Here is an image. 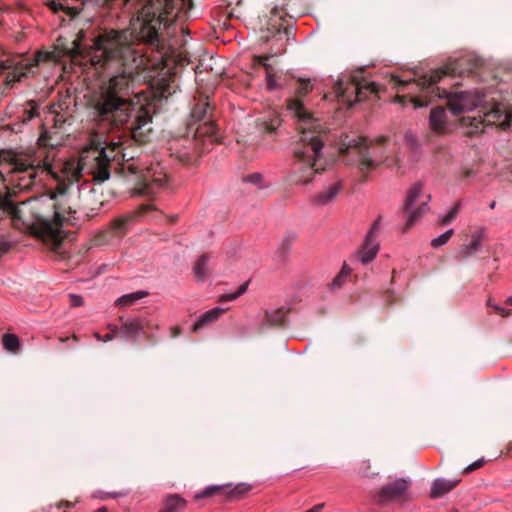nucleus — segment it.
Returning <instances> with one entry per match:
<instances>
[{
    "label": "nucleus",
    "mask_w": 512,
    "mask_h": 512,
    "mask_svg": "<svg viewBox=\"0 0 512 512\" xmlns=\"http://www.w3.org/2000/svg\"><path fill=\"white\" fill-rule=\"evenodd\" d=\"M84 39L81 29L71 41L59 36L52 51L40 50L32 59L22 55L0 59V75L6 73L5 87L12 89L24 78L34 76L41 63L59 62L62 57L72 61L86 59L96 73L109 77L90 100L96 119L111 127L125 128L140 144L148 142L153 131L152 116L129 98L144 64L133 33L105 29L93 39L89 50L82 45Z\"/></svg>",
    "instance_id": "f257e3e1"
},
{
    "label": "nucleus",
    "mask_w": 512,
    "mask_h": 512,
    "mask_svg": "<svg viewBox=\"0 0 512 512\" xmlns=\"http://www.w3.org/2000/svg\"><path fill=\"white\" fill-rule=\"evenodd\" d=\"M120 156L119 143L101 149L91 147L81 153L76 168L66 178L55 175L56 186L49 194L18 205L8 195L0 193V217L10 215L15 227L42 239L58 251L64 240L63 222L69 220L66 215L81 208L94 213L103 205V201H98L95 189L82 195L77 184L82 174L91 175L93 180L102 183L109 179L111 165Z\"/></svg>",
    "instance_id": "f03ea898"
},
{
    "label": "nucleus",
    "mask_w": 512,
    "mask_h": 512,
    "mask_svg": "<svg viewBox=\"0 0 512 512\" xmlns=\"http://www.w3.org/2000/svg\"><path fill=\"white\" fill-rule=\"evenodd\" d=\"M296 115L304 119L299 139L293 145V171L288 177L291 185H307L315 174L325 170L322 163V148L329 139V131L322 123L307 118L299 103H293Z\"/></svg>",
    "instance_id": "7ed1b4c3"
},
{
    "label": "nucleus",
    "mask_w": 512,
    "mask_h": 512,
    "mask_svg": "<svg viewBox=\"0 0 512 512\" xmlns=\"http://www.w3.org/2000/svg\"><path fill=\"white\" fill-rule=\"evenodd\" d=\"M469 63V58H460L448 63L444 68L432 71L429 75L422 76L418 82L415 83L421 94L417 97H412L410 99L411 102H413L415 107H423L427 106L435 98H447L449 109L455 116L481 105L484 99L483 95L479 93L456 92L451 95L445 89H440L436 86L443 76H462L465 73H472L478 61L474 60L471 67L466 68V65Z\"/></svg>",
    "instance_id": "20e7f679"
},
{
    "label": "nucleus",
    "mask_w": 512,
    "mask_h": 512,
    "mask_svg": "<svg viewBox=\"0 0 512 512\" xmlns=\"http://www.w3.org/2000/svg\"><path fill=\"white\" fill-rule=\"evenodd\" d=\"M183 3L181 0H104L109 8L136 15L140 23L139 39L151 45L158 44L162 27L178 19Z\"/></svg>",
    "instance_id": "39448f33"
},
{
    "label": "nucleus",
    "mask_w": 512,
    "mask_h": 512,
    "mask_svg": "<svg viewBox=\"0 0 512 512\" xmlns=\"http://www.w3.org/2000/svg\"><path fill=\"white\" fill-rule=\"evenodd\" d=\"M213 109L208 97L201 93L190 101L181 137L185 151L177 155L179 161L189 163L193 156H200L219 142L218 128L211 119Z\"/></svg>",
    "instance_id": "423d86ee"
},
{
    "label": "nucleus",
    "mask_w": 512,
    "mask_h": 512,
    "mask_svg": "<svg viewBox=\"0 0 512 512\" xmlns=\"http://www.w3.org/2000/svg\"><path fill=\"white\" fill-rule=\"evenodd\" d=\"M387 137L380 136L375 140L368 141L367 138L357 135H345L341 138L339 153L345 159L348 165H355L359 172L363 175L362 181H366L368 172L375 170L380 164L387 167L398 165L397 158L385 157L382 161L379 158L383 154V150L375 147L382 146L386 143Z\"/></svg>",
    "instance_id": "0eeeda50"
},
{
    "label": "nucleus",
    "mask_w": 512,
    "mask_h": 512,
    "mask_svg": "<svg viewBox=\"0 0 512 512\" xmlns=\"http://www.w3.org/2000/svg\"><path fill=\"white\" fill-rule=\"evenodd\" d=\"M12 172L21 174L19 177V186L22 189H30L38 181H41L40 175L44 172L51 173L55 179V173H52L50 166L42 161L36 162L29 156H16L11 161Z\"/></svg>",
    "instance_id": "6e6552de"
},
{
    "label": "nucleus",
    "mask_w": 512,
    "mask_h": 512,
    "mask_svg": "<svg viewBox=\"0 0 512 512\" xmlns=\"http://www.w3.org/2000/svg\"><path fill=\"white\" fill-rule=\"evenodd\" d=\"M135 215L125 214L112 219L106 229L99 231L93 238L95 246H107L118 243L130 231Z\"/></svg>",
    "instance_id": "1a4fd4ad"
},
{
    "label": "nucleus",
    "mask_w": 512,
    "mask_h": 512,
    "mask_svg": "<svg viewBox=\"0 0 512 512\" xmlns=\"http://www.w3.org/2000/svg\"><path fill=\"white\" fill-rule=\"evenodd\" d=\"M423 185L418 182L415 183L408 191L407 197L403 205V212L405 213L406 223L402 227L404 233L408 232L414 224L428 211V202L430 195L425 196V200L418 204L422 197Z\"/></svg>",
    "instance_id": "9d476101"
},
{
    "label": "nucleus",
    "mask_w": 512,
    "mask_h": 512,
    "mask_svg": "<svg viewBox=\"0 0 512 512\" xmlns=\"http://www.w3.org/2000/svg\"><path fill=\"white\" fill-rule=\"evenodd\" d=\"M335 91L339 96L347 97L348 101H350L349 94H355L356 101H362L369 93H376L377 87L375 83L361 81L358 76L351 75L347 81L338 80L335 84Z\"/></svg>",
    "instance_id": "9b49d317"
},
{
    "label": "nucleus",
    "mask_w": 512,
    "mask_h": 512,
    "mask_svg": "<svg viewBox=\"0 0 512 512\" xmlns=\"http://www.w3.org/2000/svg\"><path fill=\"white\" fill-rule=\"evenodd\" d=\"M166 182V174L152 167L147 168L137 179L135 193L141 196H152L157 193Z\"/></svg>",
    "instance_id": "f8f14e48"
},
{
    "label": "nucleus",
    "mask_w": 512,
    "mask_h": 512,
    "mask_svg": "<svg viewBox=\"0 0 512 512\" xmlns=\"http://www.w3.org/2000/svg\"><path fill=\"white\" fill-rule=\"evenodd\" d=\"M46 6L54 13L64 12L71 20L85 13L89 7L98 6V0H47Z\"/></svg>",
    "instance_id": "ddd939ff"
},
{
    "label": "nucleus",
    "mask_w": 512,
    "mask_h": 512,
    "mask_svg": "<svg viewBox=\"0 0 512 512\" xmlns=\"http://www.w3.org/2000/svg\"><path fill=\"white\" fill-rule=\"evenodd\" d=\"M283 9L274 6L270 10V15L260 18L261 21V39L268 41L271 37L281 34L282 29L288 34V28L283 27Z\"/></svg>",
    "instance_id": "4468645a"
},
{
    "label": "nucleus",
    "mask_w": 512,
    "mask_h": 512,
    "mask_svg": "<svg viewBox=\"0 0 512 512\" xmlns=\"http://www.w3.org/2000/svg\"><path fill=\"white\" fill-rule=\"evenodd\" d=\"M410 486L408 479L400 478L384 485L377 493L378 502L384 504L390 501L403 499Z\"/></svg>",
    "instance_id": "2eb2a0df"
},
{
    "label": "nucleus",
    "mask_w": 512,
    "mask_h": 512,
    "mask_svg": "<svg viewBox=\"0 0 512 512\" xmlns=\"http://www.w3.org/2000/svg\"><path fill=\"white\" fill-rule=\"evenodd\" d=\"M121 322L120 333L124 334L126 338L135 339L140 332H144L145 329L158 328L157 325H153L151 321L143 317H136L129 320H125L123 317L119 318Z\"/></svg>",
    "instance_id": "dca6fc26"
},
{
    "label": "nucleus",
    "mask_w": 512,
    "mask_h": 512,
    "mask_svg": "<svg viewBox=\"0 0 512 512\" xmlns=\"http://www.w3.org/2000/svg\"><path fill=\"white\" fill-rule=\"evenodd\" d=\"M312 89V85L309 79H299L297 81V87L295 89V94L297 96V99H290L288 102V110L292 113L294 117H296L299 121L298 130L301 131V126L305 125L304 119H301L298 115H296L295 110L292 108L293 103H299L303 110L305 111V114H307V118L312 119L318 123H321L318 119H315L304 107L303 103L300 101V98L305 97Z\"/></svg>",
    "instance_id": "f3484780"
},
{
    "label": "nucleus",
    "mask_w": 512,
    "mask_h": 512,
    "mask_svg": "<svg viewBox=\"0 0 512 512\" xmlns=\"http://www.w3.org/2000/svg\"><path fill=\"white\" fill-rule=\"evenodd\" d=\"M484 238V229L479 228L472 232L471 242L469 244H463L458 252L455 254V259L465 260L474 254H476L481 247V242Z\"/></svg>",
    "instance_id": "a211bd4d"
},
{
    "label": "nucleus",
    "mask_w": 512,
    "mask_h": 512,
    "mask_svg": "<svg viewBox=\"0 0 512 512\" xmlns=\"http://www.w3.org/2000/svg\"><path fill=\"white\" fill-rule=\"evenodd\" d=\"M496 113H498V110H491L483 116H464L462 117L461 122L463 125H467L472 128L471 133H476L485 123L492 124L494 122L492 118H495Z\"/></svg>",
    "instance_id": "6ab92c4d"
},
{
    "label": "nucleus",
    "mask_w": 512,
    "mask_h": 512,
    "mask_svg": "<svg viewBox=\"0 0 512 512\" xmlns=\"http://www.w3.org/2000/svg\"><path fill=\"white\" fill-rule=\"evenodd\" d=\"M223 309L220 307L213 308L204 314L193 324L192 332H199L200 330L208 327L210 324L216 322L223 313Z\"/></svg>",
    "instance_id": "aec40b11"
},
{
    "label": "nucleus",
    "mask_w": 512,
    "mask_h": 512,
    "mask_svg": "<svg viewBox=\"0 0 512 512\" xmlns=\"http://www.w3.org/2000/svg\"><path fill=\"white\" fill-rule=\"evenodd\" d=\"M342 190V184L340 181L333 183L322 192L318 193L313 198V202L317 205L323 206L332 202Z\"/></svg>",
    "instance_id": "412c9836"
},
{
    "label": "nucleus",
    "mask_w": 512,
    "mask_h": 512,
    "mask_svg": "<svg viewBox=\"0 0 512 512\" xmlns=\"http://www.w3.org/2000/svg\"><path fill=\"white\" fill-rule=\"evenodd\" d=\"M379 250V243L377 239L367 237L362 245L360 250V257L363 264H368L371 262L377 255Z\"/></svg>",
    "instance_id": "4be33fe9"
},
{
    "label": "nucleus",
    "mask_w": 512,
    "mask_h": 512,
    "mask_svg": "<svg viewBox=\"0 0 512 512\" xmlns=\"http://www.w3.org/2000/svg\"><path fill=\"white\" fill-rule=\"evenodd\" d=\"M430 127L436 133H444L446 130V112L443 107H436L430 113Z\"/></svg>",
    "instance_id": "5701e85b"
},
{
    "label": "nucleus",
    "mask_w": 512,
    "mask_h": 512,
    "mask_svg": "<svg viewBox=\"0 0 512 512\" xmlns=\"http://www.w3.org/2000/svg\"><path fill=\"white\" fill-rule=\"evenodd\" d=\"M187 505V501L178 494H169L163 500V507L159 512H181Z\"/></svg>",
    "instance_id": "b1692460"
},
{
    "label": "nucleus",
    "mask_w": 512,
    "mask_h": 512,
    "mask_svg": "<svg viewBox=\"0 0 512 512\" xmlns=\"http://www.w3.org/2000/svg\"><path fill=\"white\" fill-rule=\"evenodd\" d=\"M458 483L459 480L450 481L445 479H436L432 485V489L430 492L431 498L436 499L442 497L443 495L454 489Z\"/></svg>",
    "instance_id": "393cba45"
},
{
    "label": "nucleus",
    "mask_w": 512,
    "mask_h": 512,
    "mask_svg": "<svg viewBox=\"0 0 512 512\" xmlns=\"http://www.w3.org/2000/svg\"><path fill=\"white\" fill-rule=\"evenodd\" d=\"M252 488L253 486L248 483H239L235 486L226 483V502L242 498Z\"/></svg>",
    "instance_id": "a878e982"
},
{
    "label": "nucleus",
    "mask_w": 512,
    "mask_h": 512,
    "mask_svg": "<svg viewBox=\"0 0 512 512\" xmlns=\"http://www.w3.org/2000/svg\"><path fill=\"white\" fill-rule=\"evenodd\" d=\"M288 311L284 308H278L273 312H266V320L270 326L284 327L286 324V316Z\"/></svg>",
    "instance_id": "bb28decb"
},
{
    "label": "nucleus",
    "mask_w": 512,
    "mask_h": 512,
    "mask_svg": "<svg viewBox=\"0 0 512 512\" xmlns=\"http://www.w3.org/2000/svg\"><path fill=\"white\" fill-rule=\"evenodd\" d=\"M148 294L149 293L147 291H136L130 294H125L115 301V305L121 307L131 306L138 300H141L148 296Z\"/></svg>",
    "instance_id": "cd10ccee"
},
{
    "label": "nucleus",
    "mask_w": 512,
    "mask_h": 512,
    "mask_svg": "<svg viewBox=\"0 0 512 512\" xmlns=\"http://www.w3.org/2000/svg\"><path fill=\"white\" fill-rule=\"evenodd\" d=\"M207 262H208V257L206 255H202L198 258V260L196 261V263L194 265V268H193L194 275L200 281H203L207 276V268H206Z\"/></svg>",
    "instance_id": "c85d7f7f"
},
{
    "label": "nucleus",
    "mask_w": 512,
    "mask_h": 512,
    "mask_svg": "<svg viewBox=\"0 0 512 512\" xmlns=\"http://www.w3.org/2000/svg\"><path fill=\"white\" fill-rule=\"evenodd\" d=\"M271 58V56L269 55H265V56H259L258 57V61L261 65H263L265 68H266V73H267V76H266V79H267V88L269 90H274L278 87L276 81H275V78L273 77L272 73H271V68L270 66L267 64V60H269Z\"/></svg>",
    "instance_id": "c756f323"
},
{
    "label": "nucleus",
    "mask_w": 512,
    "mask_h": 512,
    "mask_svg": "<svg viewBox=\"0 0 512 512\" xmlns=\"http://www.w3.org/2000/svg\"><path fill=\"white\" fill-rule=\"evenodd\" d=\"M296 235L295 234H287L283 240L281 241L277 253L280 257L285 258L287 254L290 251V248L292 246V243L295 241Z\"/></svg>",
    "instance_id": "7c9ffc66"
},
{
    "label": "nucleus",
    "mask_w": 512,
    "mask_h": 512,
    "mask_svg": "<svg viewBox=\"0 0 512 512\" xmlns=\"http://www.w3.org/2000/svg\"><path fill=\"white\" fill-rule=\"evenodd\" d=\"M3 346L6 350L10 352H17L19 349V339L14 334H5L2 339Z\"/></svg>",
    "instance_id": "2f4dec72"
},
{
    "label": "nucleus",
    "mask_w": 512,
    "mask_h": 512,
    "mask_svg": "<svg viewBox=\"0 0 512 512\" xmlns=\"http://www.w3.org/2000/svg\"><path fill=\"white\" fill-rule=\"evenodd\" d=\"M38 106L34 100H30L26 103V107L23 110V121L27 122L38 116Z\"/></svg>",
    "instance_id": "473e14b6"
},
{
    "label": "nucleus",
    "mask_w": 512,
    "mask_h": 512,
    "mask_svg": "<svg viewBox=\"0 0 512 512\" xmlns=\"http://www.w3.org/2000/svg\"><path fill=\"white\" fill-rule=\"evenodd\" d=\"M281 124V119L279 116H275L270 121H262L259 123L260 129L266 133L275 132Z\"/></svg>",
    "instance_id": "72a5a7b5"
},
{
    "label": "nucleus",
    "mask_w": 512,
    "mask_h": 512,
    "mask_svg": "<svg viewBox=\"0 0 512 512\" xmlns=\"http://www.w3.org/2000/svg\"><path fill=\"white\" fill-rule=\"evenodd\" d=\"M250 280L242 283L234 292H226V302H231L242 296L248 289Z\"/></svg>",
    "instance_id": "f704fd0d"
},
{
    "label": "nucleus",
    "mask_w": 512,
    "mask_h": 512,
    "mask_svg": "<svg viewBox=\"0 0 512 512\" xmlns=\"http://www.w3.org/2000/svg\"><path fill=\"white\" fill-rule=\"evenodd\" d=\"M453 234H454V230L453 229L447 230L446 232H444L439 237L434 238L431 241V246L433 248H439V247L445 245L450 240V238L452 237Z\"/></svg>",
    "instance_id": "c9c22d12"
},
{
    "label": "nucleus",
    "mask_w": 512,
    "mask_h": 512,
    "mask_svg": "<svg viewBox=\"0 0 512 512\" xmlns=\"http://www.w3.org/2000/svg\"><path fill=\"white\" fill-rule=\"evenodd\" d=\"M460 209V203H456L451 210L440 219L441 225L450 224L458 215Z\"/></svg>",
    "instance_id": "e433bc0d"
},
{
    "label": "nucleus",
    "mask_w": 512,
    "mask_h": 512,
    "mask_svg": "<svg viewBox=\"0 0 512 512\" xmlns=\"http://www.w3.org/2000/svg\"><path fill=\"white\" fill-rule=\"evenodd\" d=\"M110 333L105 332V335L103 337L100 336V334L96 333V338L98 340H102L104 342L111 341L114 339L115 335L120 332L117 326L115 325H109Z\"/></svg>",
    "instance_id": "4c0bfd02"
},
{
    "label": "nucleus",
    "mask_w": 512,
    "mask_h": 512,
    "mask_svg": "<svg viewBox=\"0 0 512 512\" xmlns=\"http://www.w3.org/2000/svg\"><path fill=\"white\" fill-rule=\"evenodd\" d=\"M359 474L368 478L377 475L376 472H371V464L369 461L362 462L361 466L359 467Z\"/></svg>",
    "instance_id": "58836bf2"
},
{
    "label": "nucleus",
    "mask_w": 512,
    "mask_h": 512,
    "mask_svg": "<svg viewBox=\"0 0 512 512\" xmlns=\"http://www.w3.org/2000/svg\"><path fill=\"white\" fill-rule=\"evenodd\" d=\"M380 223H381V217L379 216L372 224L371 228L369 229L367 233V237L375 238L377 239V236L379 234L380 230Z\"/></svg>",
    "instance_id": "ea45409f"
},
{
    "label": "nucleus",
    "mask_w": 512,
    "mask_h": 512,
    "mask_svg": "<svg viewBox=\"0 0 512 512\" xmlns=\"http://www.w3.org/2000/svg\"><path fill=\"white\" fill-rule=\"evenodd\" d=\"M485 463L484 458L478 459L477 461L471 463L467 467L464 468L463 474H469L479 468H481Z\"/></svg>",
    "instance_id": "a19ab883"
},
{
    "label": "nucleus",
    "mask_w": 512,
    "mask_h": 512,
    "mask_svg": "<svg viewBox=\"0 0 512 512\" xmlns=\"http://www.w3.org/2000/svg\"><path fill=\"white\" fill-rule=\"evenodd\" d=\"M37 144L40 146V147H44V148H47V147H53V145L50 143V136L48 134L47 131L43 132L39 138H38V141H37Z\"/></svg>",
    "instance_id": "79ce46f5"
},
{
    "label": "nucleus",
    "mask_w": 512,
    "mask_h": 512,
    "mask_svg": "<svg viewBox=\"0 0 512 512\" xmlns=\"http://www.w3.org/2000/svg\"><path fill=\"white\" fill-rule=\"evenodd\" d=\"M222 489V486H210L207 487L201 494H197L195 497L202 498V497H210L216 492L220 491Z\"/></svg>",
    "instance_id": "37998d69"
},
{
    "label": "nucleus",
    "mask_w": 512,
    "mask_h": 512,
    "mask_svg": "<svg viewBox=\"0 0 512 512\" xmlns=\"http://www.w3.org/2000/svg\"><path fill=\"white\" fill-rule=\"evenodd\" d=\"M487 305L492 307L494 309V311L497 314L501 315L502 317H507V316H509L511 314L510 310H507L504 307L492 304L491 300H488Z\"/></svg>",
    "instance_id": "c03bdc74"
},
{
    "label": "nucleus",
    "mask_w": 512,
    "mask_h": 512,
    "mask_svg": "<svg viewBox=\"0 0 512 512\" xmlns=\"http://www.w3.org/2000/svg\"><path fill=\"white\" fill-rule=\"evenodd\" d=\"M262 178H263L262 174L252 173V174L246 176L244 180L246 182H249V183H252L255 185H259L262 182Z\"/></svg>",
    "instance_id": "a18cd8bd"
},
{
    "label": "nucleus",
    "mask_w": 512,
    "mask_h": 512,
    "mask_svg": "<svg viewBox=\"0 0 512 512\" xmlns=\"http://www.w3.org/2000/svg\"><path fill=\"white\" fill-rule=\"evenodd\" d=\"M347 274H345L343 271L340 272L332 281L331 287L332 288H340L346 278Z\"/></svg>",
    "instance_id": "49530a36"
},
{
    "label": "nucleus",
    "mask_w": 512,
    "mask_h": 512,
    "mask_svg": "<svg viewBox=\"0 0 512 512\" xmlns=\"http://www.w3.org/2000/svg\"><path fill=\"white\" fill-rule=\"evenodd\" d=\"M69 299H70V304L73 307H78L83 304V298L80 295L70 294Z\"/></svg>",
    "instance_id": "de8ad7c7"
},
{
    "label": "nucleus",
    "mask_w": 512,
    "mask_h": 512,
    "mask_svg": "<svg viewBox=\"0 0 512 512\" xmlns=\"http://www.w3.org/2000/svg\"><path fill=\"white\" fill-rule=\"evenodd\" d=\"M121 170L124 172L125 170H128L130 174H137L139 172L138 167L135 164H123L121 167Z\"/></svg>",
    "instance_id": "09e8293b"
},
{
    "label": "nucleus",
    "mask_w": 512,
    "mask_h": 512,
    "mask_svg": "<svg viewBox=\"0 0 512 512\" xmlns=\"http://www.w3.org/2000/svg\"><path fill=\"white\" fill-rule=\"evenodd\" d=\"M9 248H10L9 243H7L5 241H0V257H2L5 253H7Z\"/></svg>",
    "instance_id": "8fccbe9b"
},
{
    "label": "nucleus",
    "mask_w": 512,
    "mask_h": 512,
    "mask_svg": "<svg viewBox=\"0 0 512 512\" xmlns=\"http://www.w3.org/2000/svg\"><path fill=\"white\" fill-rule=\"evenodd\" d=\"M66 507V508H72L74 507V503L73 502H70V501H60L58 504H57V507L58 508H61V507Z\"/></svg>",
    "instance_id": "3c124183"
},
{
    "label": "nucleus",
    "mask_w": 512,
    "mask_h": 512,
    "mask_svg": "<svg viewBox=\"0 0 512 512\" xmlns=\"http://www.w3.org/2000/svg\"><path fill=\"white\" fill-rule=\"evenodd\" d=\"M501 453L507 456H512V440L507 444L505 450Z\"/></svg>",
    "instance_id": "603ef678"
},
{
    "label": "nucleus",
    "mask_w": 512,
    "mask_h": 512,
    "mask_svg": "<svg viewBox=\"0 0 512 512\" xmlns=\"http://www.w3.org/2000/svg\"><path fill=\"white\" fill-rule=\"evenodd\" d=\"M323 508H324V503L317 504L314 507H312L310 510H308V512H321Z\"/></svg>",
    "instance_id": "864d4df0"
},
{
    "label": "nucleus",
    "mask_w": 512,
    "mask_h": 512,
    "mask_svg": "<svg viewBox=\"0 0 512 512\" xmlns=\"http://www.w3.org/2000/svg\"><path fill=\"white\" fill-rule=\"evenodd\" d=\"M181 334V329L179 327H173L171 328V336L173 338L178 337Z\"/></svg>",
    "instance_id": "5fc2aeb1"
},
{
    "label": "nucleus",
    "mask_w": 512,
    "mask_h": 512,
    "mask_svg": "<svg viewBox=\"0 0 512 512\" xmlns=\"http://www.w3.org/2000/svg\"><path fill=\"white\" fill-rule=\"evenodd\" d=\"M472 175H474V171L471 169H467L463 172L462 178H469Z\"/></svg>",
    "instance_id": "6e6d98bb"
},
{
    "label": "nucleus",
    "mask_w": 512,
    "mask_h": 512,
    "mask_svg": "<svg viewBox=\"0 0 512 512\" xmlns=\"http://www.w3.org/2000/svg\"><path fill=\"white\" fill-rule=\"evenodd\" d=\"M152 209V206L151 205H141L139 207V212L140 213H145L147 212L148 210Z\"/></svg>",
    "instance_id": "4d7b16f0"
},
{
    "label": "nucleus",
    "mask_w": 512,
    "mask_h": 512,
    "mask_svg": "<svg viewBox=\"0 0 512 512\" xmlns=\"http://www.w3.org/2000/svg\"><path fill=\"white\" fill-rule=\"evenodd\" d=\"M147 338H148V340H149V342H150L151 344H156V339L154 338V336L149 335V336H147Z\"/></svg>",
    "instance_id": "13d9d810"
},
{
    "label": "nucleus",
    "mask_w": 512,
    "mask_h": 512,
    "mask_svg": "<svg viewBox=\"0 0 512 512\" xmlns=\"http://www.w3.org/2000/svg\"><path fill=\"white\" fill-rule=\"evenodd\" d=\"M397 100L401 103H405L406 101V96H397Z\"/></svg>",
    "instance_id": "bf43d9fd"
},
{
    "label": "nucleus",
    "mask_w": 512,
    "mask_h": 512,
    "mask_svg": "<svg viewBox=\"0 0 512 512\" xmlns=\"http://www.w3.org/2000/svg\"><path fill=\"white\" fill-rule=\"evenodd\" d=\"M124 495H125V493H121V492L110 494V496H112V497H119V496H124Z\"/></svg>",
    "instance_id": "052dcab7"
},
{
    "label": "nucleus",
    "mask_w": 512,
    "mask_h": 512,
    "mask_svg": "<svg viewBox=\"0 0 512 512\" xmlns=\"http://www.w3.org/2000/svg\"><path fill=\"white\" fill-rule=\"evenodd\" d=\"M85 20H86L87 22H91L92 17H91L90 15H86V16H85Z\"/></svg>",
    "instance_id": "680f3d73"
},
{
    "label": "nucleus",
    "mask_w": 512,
    "mask_h": 512,
    "mask_svg": "<svg viewBox=\"0 0 512 512\" xmlns=\"http://www.w3.org/2000/svg\"><path fill=\"white\" fill-rule=\"evenodd\" d=\"M386 294H387V299H388L389 297H391L393 295V292L390 290H387Z\"/></svg>",
    "instance_id": "e2e57ef3"
},
{
    "label": "nucleus",
    "mask_w": 512,
    "mask_h": 512,
    "mask_svg": "<svg viewBox=\"0 0 512 512\" xmlns=\"http://www.w3.org/2000/svg\"><path fill=\"white\" fill-rule=\"evenodd\" d=\"M96 512H107V509L105 507H102L98 509Z\"/></svg>",
    "instance_id": "0e129e2a"
},
{
    "label": "nucleus",
    "mask_w": 512,
    "mask_h": 512,
    "mask_svg": "<svg viewBox=\"0 0 512 512\" xmlns=\"http://www.w3.org/2000/svg\"><path fill=\"white\" fill-rule=\"evenodd\" d=\"M507 303H508V304H510V305H512V297H509V298L507 299Z\"/></svg>",
    "instance_id": "69168bd1"
},
{
    "label": "nucleus",
    "mask_w": 512,
    "mask_h": 512,
    "mask_svg": "<svg viewBox=\"0 0 512 512\" xmlns=\"http://www.w3.org/2000/svg\"><path fill=\"white\" fill-rule=\"evenodd\" d=\"M400 85H402V86H406V85H408V83H407V82H404V81H401V82H400Z\"/></svg>",
    "instance_id": "338daca9"
},
{
    "label": "nucleus",
    "mask_w": 512,
    "mask_h": 512,
    "mask_svg": "<svg viewBox=\"0 0 512 512\" xmlns=\"http://www.w3.org/2000/svg\"><path fill=\"white\" fill-rule=\"evenodd\" d=\"M490 207H491V208H494V207H495V202H494V201L490 204Z\"/></svg>",
    "instance_id": "774afa93"
}]
</instances>
